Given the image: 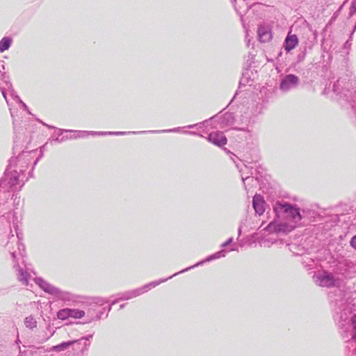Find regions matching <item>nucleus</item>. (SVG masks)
<instances>
[{"instance_id": "9d476101", "label": "nucleus", "mask_w": 356, "mask_h": 356, "mask_svg": "<svg viewBox=\"0 0 356 356\" xmlns=\"http://www.w3.org/2000/svg\"><path fill=\"white\" fill-rule=\"evenodd\" d=\"M222 111L223 110L214 115L218 116L215 119V124L218 126L215 128L216 129H225L232 125L235 122V116L233 113L226 112L222 113Z\"/></svg>"}, {"instance_id": "3c124183", "label": "nucleus", "mask_w": 356, "mask_h": 356, "mask_svg": "<svg viewBox=\"0 0 356 356\" xmlns=\"http://www.w3.org/2000/svg\"><path fill=\"white\" fill-rule=\"evenodd\" d=\"M11 95H12L13 99H15V101L17 102V99L16 98V95H17L16 93L13 92Z\"/></svg>"}, {"instance_id": "a211bd4d", "label": "nucleus", "mask_w": 356, "mask_h": 356, "mask_svg": "<svg viewBox=\"0 0 356 356\" xmlns=\"http://www.w3.org/2000/svg\"><path fill=\"white\" fill-rule=\"evenodd\" d=\"M13 268L17 271V280L24 285H28L30 274L19 266V261L13 264Z\"/></svg>"}, {"instance_id": "c85d7f7f", "label": "nucleus", "mask_w": 356, "mask_h": 356, "mask_svg": "<svg viewBox=\"0 0 356 356\" xmlns=\"http://www.w3.org/2000/svg\"><path fill=\"white\" fill-rule=\"evenodd\" d=\"M24 324L26 327L33 329L37 326V322L32 316H29L25 318Z\"/></svg>"}, {"instance_id": "f3484780", "label": "nucleus", "mask_w": 356, "mask_h": 356, "mask_svg": "<svg viewBox=\"0 0 356 356\" xmlns=\"http://www.w3.org/2000/svg\"><path fill=\"white\" fill-rule=\"evenodd\" d=\"M298 38L295 34H288L284 39L282 48L286 51L290 52L298 44Z\"/></svg>"}, {"instance_id": "f03ea898", "label": "nucleus", "mask_w": 356, "mask_h": 356, "mask_svg": "<svg viewBox=\"0 0 356 356\" xmlns=\"http://www.w3.org/2000/svg\"><path fill=\"white\" fill-rule=\"evenodd\" d=\"M14 146L13 148V154L15 155L18 154L17 156H13L8 161V164L5 170L6 176L8 175V170L12 168H15L19 172L23 174L33 159L32 154H34L35 151H22L19 152L20 148L17 145L16 140H14Z\"/></svg>"}, {"instance_id": "9b49d317", "label": "nucleus", "mask_w": 356, "mask_h": 356, "mask_svg": "<svg viewBox=\"0 0 356 356\" xmlns=\"http://www.w3.org/2000/svg\"><path fill=\"white\" fill-rule=\"evenodd\" d=\"M227 254V251L225 250H221L218 252H216L209 256H208L204 260H202V261H198L197 263H196L195 264L191 266H189L188 268H186L181 270H180L179 272H177L175 274H173L172 275H170V277H168V279H172L173 277L180 274V273H185L191 269H193L195 267H197L199 266H201L203 264H204L205 262H209V261H211L213 260H215V259H220L221 257H225V255Z\"/></svg>"}, {"instance_id": "bf43d9fd", "label": "nucleus", "mask_w": 356, "mask_h": 356, "mask_svg": "<svg viewBox=\"0 0 356 356\" xmlns=\"http://www.w3.org/2000/svg\"><path fill=\"white\" fill-rule=\"evenodd\" d=\"M210 126L211 127V122H206V125L204 127Z\"/></svg>"}, {"instance_id": "a19ab883", "label": "nucleus", "mask_w": 356, "mask_h": 356, "mask_svg": "<svg viewBox=\"0 0 356 356\" xmlns=\"http://www.w3.org/2000/svg\"><path fill=\"white\" fill-rule=\"evenodd\" d=\"M109 131H91V136H107Z\"/></svg>"}, {"instance_id": "864d4df0", "label": "nucleus", "mask_w": 356, "mask_h": 356, "mask_svg": "<svg viewBox=\"0 0 356 356\" xmlns=\"http://www.w3.org/2000/svg\"><path fill=\"white\" fill-rule=\"evenodd\" d=\"M43 125H44V126L47 127H48V128H49V129H56V127H53V126L48 125V124H45V123H43Z\"/></svg>"}, {"instance_id": "6e6d98bb", "label": "nucleus", "mask_w": 356, "mask_h": 356, "mask_svg": "<svg viewBox=\"0 0 356 356\" xmlns=\"http://www.w3.org/2000/svg\"><path fill=\"white\" fill-rule=\"evenodd\" d=\"M4 181H5V179H0V186H3V184H4Z\"/></svg>"}, {"instance_id": "bb28decb", "label": "nucleus", "mask_w": 356, "mask_h": 356, "mask_svg": "<svg viewBox=\"0 0 356 356\" xmlns=\"http://www.w3.org/2000/svg\"><path fill=\"white\" fill-rule=\"evenodd\" d=\"M232 130L241 132V136L240 137L241 140H243L244 139L246 140L251 136L250 132L247 127H243V128L234 127L232 129Z\"/></svg>"}, {"instance_id": "72a5a7b5", "label": "nucleus", "mask_w": 356, "mask_h": 356, "mask_svg": "<svg viewBox=\"0 0 356 356\" xmlns=\"http://www.w3.org/2000/svg\"><path fill=\"white\" fill-rule=\"evenodd\" d=\"M44 145L41 147V149H40V152H41L40 155L33 161L32 169H31V170L29 173L30 177H33V171L34 167L37 165V163L39 161V160L43 156L42 149L44 148Z\"/></svg>"}, {"instance_id": "412c9836", "label": "nucleus", "mask_w": 356, "mask_h": 356, "mask_svg": "<svg viewBox=\"0 0 356 356\" xmlns=\"http://www.w3.org/2000/svg\"><path fill=\"white\" fill-rule=\"evenodd\" d=\"M257 34L259 40L261 42H268L272 38L270 29L264 25L258 26Z\"/></svg>"}, {"instance_id": "a878e982", "label": "nucleus", "mask_w": 356, "mask_h": 356, "mask_svg": "<svg viewBox=\"0 0 356 356\" xmlns=\"http://www.w3.org/2000/svg\"><path fill=\"white\" fill-rule=\"evenodd\" d=\"M56 297L65 302H70L73 300V295L72 293L61 291L60 289H59V292L57 293Z\"/></svg>"}, {"instance_id": "dca6fc26", "label": "nucleus", "mask_w": 356, "mask_h": 356, "mask_svg": "<svg viewBox=\"0 0 356 356\" xmlns=\"http://www.w3.org/2000/svg\"><path fill=\"white\" fill-rule=\"evenodd\" d=\"M236 13L241 16V22H243V15L250 9L251 5L247 0H232Z\"/></svg>"}, {"instance_id": "393cba45", "label": "nucleus", "mask_w": 356, "mask_h": 356, "mask_svg": "<svg viewBox=\"0 0 356 356\" xmlns=\"http://www.w3.org/2000/svg\"><path fill=\"white\" fill-rule=\"evenodd\" d=\"M111 304L107 307H104L102 308L100 311L97 312V313L96 314V315L94 316V317H92L90 319H89L88 321H86V323H89V322H91L92 321H99L102 318V316L105 314H106V317L108 316V312L111 311Z\"/></svg>"}, {"instance_id": "2eb2a0df", "label": "nucleus", "mask_w": 356, "mask_h": 356, "mask_svg": "<svg viewBox=\"0 0 356 356\" xmlns=\"http://www.w3.org/2000/svg\"><path fill=\"white\" fill-rule=\"evenodd\" d=\"M181 127H177L170 129L163 130H152V131H109V136H124L127 134H143L146 133H170V132H179L181 130Z\"/></svg>"}, {"instance_id": "79ce46f5", "label": "nucleus", "mask_w": 356, "mask_h": 356, "mask_svg": "<svg viewBox=\"0 0 356 356\" xmlns=\"http://www.w3.org/2000/svg\"><path fill=\"white\" fill-rule=\"evenodd\" d=\"M184 133L186 134H189V135H193V136H200V137H202V138H204V136L202 134H201L200 133H198L197 131H184Z\"/></svg>"}, {"instance_id": "58836bf2", "label": "nucleus", "mask_w": 356, "mask_h": 356, "mask_svg": "<svg viewBox=\"0 0 356 356\" xmlns=\"http://www.w3.org/2000/svg\"><path fill=\"white\" fill-rule=\"evenodd\" d=\"M350 15L352 16L356 13V0H353L350 7Z\"/></svg>"}, {"instance_id": "4be33fe9", "label": "nucleus", "mask_w": 356, "mask_h": 356, "mask_svg": "<svg viewBox=\"0 0 356 356\" xmlns=\"http://www.w3.org/2000/svg\"><path fill=\"white\" fill-rule=\"evenodd\" d=\"M216 118H218V116H212L210 118H209L207 120H204L202 122H198V123H196V124H194L188 125V126L185 127V128H188V129H194V128L201 129V128L204 127L206 125V122H211V127L212 129H215V128H216L218 127L215 124V119Z\"/></svg>"}, {"instance_id": "f257e3e1", "label": "nucleus", "mask_w": 356, "mask_h": 356, "mask_svg": "<svg viewBox=\"0 0 356 356\" xmlns=\"http://www.w3.org/2000/svg\"><path fill=\"white\" fill-rule=\"evenodd\" d=\"M323 93L343 107L350 105L356 118L355 78L351 72L347 71L339 76L332 75Z\"/></svg>"}, {"instance_id": "49530a36", "label": "nucleus", "mask_w": 356, "mask_h": 356, "mask_svg": "<svg viewBox=\"0 0 356 356\" xmlns=\"http://www.w3.org/2000/svg\"><path fill=\"white\" fill-rule=\"evenodd\" d=\"M350 244L354 249L356 250V234L351 238Z\"/></svg>"}, {"instance_id": "0e129e2a", "label": "nucleus", "mask_w": 356, "mask_h": 356, "mask_svg": "<svg viewBox=\"0 0 356 356\" xmlns=\"http://www.w3.org/2000/svg\"><path fill=\"white\" fill-rule=\"evenodd\" d=\"M24 185V182L22 183V184L20 186V188Z\"/></svg>"}, {"instance_id": "473e14b6", "label": "nucleus", "mask_w": 356, "mask_h": 356, "mask_svg": "<svg viewBox=\"0 0 356 356\" xmlns=\"http://www.w3.org/2000/svg\"><path fill=\"white\" fill-rule=\"evenodd\" d=\"M35 282L44 291L46 290L47 286L49 284L42 277H36Z\"/></svg>"}, {"instance_id": "680f3d73", "label": "nucleus", "mask_w": 356, "mask_h": 356, "mask_svg": "<svg viewBox=\"0 0 356 356\" xmlns=\"http://www.w3.org/2000/svg\"><path fill=\"white\" fill-rule=\"evenodd\" d=\"M102 300H100V301H97V303H99V304L102 305Z\"/></svg>"}, {"instance_id": "de8ad7c7", "label": "nucleus", "mask_w": 356, "mask_h": 356, "mask_svg": "<svg viewBox=\"0 0 356 356\" xmlns=\"http://www.w3.org/2000/svg\"><path fill=\"white\" fill-rule=\"evenodd\" d=\"M253 62V60H251L250 58H248L247 60H246V63H245V65L247 67H250L251 65H252V63Z\"/></svg>"}, {"instance_id": "5fc2aeb1", "label": "nucleus", "mask_w": 356, "mask_h": 356, "mask_svg": "<svg viewBox=\"0 0 356 356\" xmlns=\"http://www.w3.org/2000/svg\"><path fill=\"white\" fill-rule=\"evenodd\" d=\"M241 232H242V229H241V226H240L238 229V236H240L241 234Z\"/></svg>"}, {"instance_id": "6ab92c4d", "label": "nucleus", "mask_w": 356, "mask_h": 356, "mask_svg": "<svg viewBox=\"0 0 356 356\" xmlns=\"http://www.w3.org/2000/svg\"><path fill=\"white\" fill-rule=\"evenodd\" d=\"M266 202L263 198V197L260 195L256 194L252 199V207L257 214L259 216L262 215L265 211V205Z\"/></svg>"}, {"instance_id": "c756f323", "label": "nucleus", "mask_w": 356, "mask_h": 356, "mask_svg": "<svg viewBox=\"0 0 356 356\" xmlns=\"http://www.w3.org/2000/svg\"><path fill=\"white\" fill-rule=\"evenodd\" d=\"M287 245H289V250L296 255H300L304 252V248L302 247L300 248L295 244H287Z\"/></svg>"}, {"instance_id": "0eeeda50", "label": "nucleus", "mask_w": 356, "mask_h": 356, "mask_svg": "<svg viewBox=\"0 0 356 356\" xmlns=\"http://www.w3.org/2000/svg\"><path fill=\"white\" fill-rule=\"evenodd\" d=\"M300 84V79L293 74H288L281 78L280 81V90L282 92H288L296 89Z\"/></svg>"}, {"instance_id": "ea45409f", "label": "nucleus", "mask_w": 356, "mask_h": 356, "mask_svg": "<svg viewBox=\"0 0 356 356\" xmlns=\"http://www.w3.org/2000/svg\"><path fill=\"white\" fill-rule=\"evenodd\" d=\"M353 331L352 334L353 339L356 342V315L353 319Z\"/></svg>"}, {"instance_id": "052dcab7", "label": "nucleus", "mask_w": 356, "mask_h": 356, "mask_svg": "<svg viewBox=\"0 0 356 356\" xmlns=\"http://www.w3.org/2000/svg\"><path fill=\"white\" fill-rule=\"evenodd\" d=\"M1 69H3V70H4V69H5V66H4V65H1Z\"/></svg>"}, {"instance_id": "4c0bfd02", "label": "nucleus", "mask_w": 356, "mask_h": 356, "mask_svg": "<svg viewBox=\"0 0 356 356\" xmlns=\"http://www.w3.org/2000/svg\"><path fill=\"white\" fill-rule=\"evenodd\" d=\"M302 264L307 270H312L314 268V264L312 259H310L308 262L302 261Z\"/></svg>"}, {"instance_id": "c03bdc74", "label": "nucleus", "mask_w": 356, "mask_h": 356, "mask_svg": "<svg viewBox=\"0 0 356 356\" xmlns=\"http://www.w3.org/2000/svg\"><path fill=\"white\" fill-rule=\"evenodd\" d=\"M16 98L17 99V102L22 105V107L24 110L28 111V106L26 104L22 101V99L19 98L18 95H16Z\"/></svg>"}, {"instance_id": "4468645a", "label": "nucleus", "mask_w": 356, "mask_h": 356, "mask_svg": "<svg viewBox=\"0 0 356 356\" xmlns=\"http://www.w3.org/2000/svg\"><path fill=\"white\" fill-rule=\"evenodd\" d=\"M206 139L213 145L222 147L227 143V137L220 131H212L206 137Z\"/></svg>"}, {"instance_id": "423d86ee", "label": "nucleus", "mask_w": 356, "mask_h": 356, "mask_svg": "<svg viewBox=\"0 0 356 356\" xmlns=\"http://www.w3.org/2000/svg\"><path fill=\"white\" fill-rule=\"evenodd\" d=\"M6 248L9 252L13 264L18 262L19 259L24 257L25 246L21 241L19 233L17 232V236L13 234L9 236Z\"/></svg>"}, {"instance_id": "20e7f679", "label": "nucleus", "mask_w": 356, "mask_h": 356, "mask_svg": "<svg viewBox=\"0 0 356 356\" xmlns=\"http://www.w3.org/2000/svg\"><path fill=\"white\" fill-rule=\"evenodd\" d=\"M330 295V305L334 312V318L335 321H345L347 319V305L346 300L341 291L338 294Z\"/></svg>"}, {"instance_id": "39448f33", "label": "nucleus", "mask_w": 356, "mask_h": 356, "mask_svg": "<svg viewBox=\"0 0 356 356\" xmlns=\"http://www.w3.org/2000/svg\"><path fill=\"white\" fill-rule=\"evenodd\" d=\"M169 279H168V278H165V279H161V280H159L156 281H153L148 284H145L144 286H143L140 288L120 293L118 295V298L112 301L111 305H113L120 301L128 300L131 298L138 297V296L143 294L144 293L148 291L151 289L156 287V286L159 285L160 284L166 282Z\"/></svg>"}, {"instance_id": "8fccbe9b", "label": "nucleus", "mask_w": 356, "mask_h": 356, "mask_svg": "<svg viewBox=\"0 0 356 356\" xmlns=\"http://www.w3.org/2000/svg\"><path fill=\"white\" fill-rule=\"evenodd\" d=\"M351 43L349 42V40L346 41L344 44L345 47H348L350 46Z\"/></svg>"}, {"instance_id": "b1692460", "label": "nucleus", "mask_w": 356, "mask_h": 356, "mask_svg": "<svg viewBox=\"0 0 356 356\" xmlns=\"http://www.w3.org/2000/svg\"><path fill=\"white\" fill-rule=\"evenodd\" d=\"M13 43V38L10 36H5L0 40V51L3 52L8 50Z\"/></svg>"}, {"instance_id": "1a4fd4ad", "label": "nucleus", "mask_w": 356, "mask_h": 356, "mask_svg": "<svg viewBox=\"0 0 356 356\" xmlns=\"http://www.w3.org/2000/svg\"><path fill=\"white\" fill-rule=\"evenodd\" d=\"M20 174L17 169L8 170V175L6 176L5 172L3 173V176L0 179H5L4 184L1 187L3 188H6V190L13 189L17 184H19V177Z\"/></svg>"}, {"instance_id": "7ed1b4c3", "label": "nucleus", "mask_w": 356, "mask_h": 356, "mask_svg": "<svg viewBox=\"0 0 356 356\" xmlns=\"http://www.w3.org/2000/svg\"><path fill=\"white\" fill-rule=\"evenodd\" d=\"M273 211L277 217H280V215L283 213L295 224L300 223L303 218V215L306 213L305 209L301 212L297 204L280 200L276 201L273 204Z\"/></svg>"}, {"instance_id": "6e6552de", "label": "nucleus", "mask_w": 356, "mask_h": 356, "mask_svg": "<svg viewBox=\"0 0 356 356\" xmlns=\"http://www.w3.org/2000/svg\"><path fill=\"white\" fill-rule=\"evenodd\" d=\"M316 282L323 287H334L339 283V280L336 278L332 273L323 270L316 277Z\"/></svg>"}, {"instance_id": "2f4dec72", "label": "nucleus", "mask_w": 356, "mask_h": 356, "mask_svg": "<svg viewBox=\"0 0 356 356\" xmlns=\"http://www.w3.org/2000/svg\"><path fill=\"white\" fill-rule=\"evenodd\" d=\"M44 292L52 296H56L57 293L59 292V289L53 286L51 284H49L48 286H47Z\"/></svg>"}, {"instance_id": "e433bc0d", "label": "nucleus", "mask_w": 356, "mask_h": 356, "mask_svg": "<svg viewBox=\"0 0 356 356\" xmlns=\"http://www.w3.org/2000/svg\"><path fill=\"white\" fill-rule=\"evenodd\" d=\"M65 132H68L66 129H58L57 132L54 133L52 135V137L55 138L56 137L62 138L63 136H65Z\"/></svg>"}, {"instance_id": "f8f14e48", "label": "nucleus", "mask_w": 356, "mask_h": 356, "mask_svg": "<svg viewBox=\"0 0 356 356\" xmlns=\"http://www.w3.org/2000/svg\"><path fill=\"white\" fill-rule=\"evenodd\" d=\"M85 316V312L79 309L64 308L57 312V317L60 320L69 318H81Z\"/></svg>"}, {"instance_id": "cd10ccee", "label": "nucleus", "mask_w": 356, "mask_h": 356, "mask_svg": "<svg viewBox=\"0 0 356 356\" xmlns=\"http://www.w3.org/2000/svg\"><path fill=\"white\" fill-rule=\"evenodd\" d=\"M72 345H74V341L73 340L63 341L62 343L54 346V348L56 350L61 351L68 348Z\"/></svg>"}, {"instance_id": "37998d69", "label": "nucleus", "mask_w": 356, "mask_h": 356, "mask_svg": "<svg viewBox=\"0 0 356 356\" xmlns=\"http://www.w3.org/2000/svg\"><path fill=\"white\" fill-rule=\"evenodd\" d=\"M305 55H306V49L305 48L304 51H302L301 53H300L298 54V62L302 61L305 58Z\"/></svg>"}, {"instance_id": "5701e85b", "label": "nucleus", "mask_w": 356, "mask_h": 356, "mask_svg": "<svg viewBox=\"0 0 356 356\" xmlns=\"http://www.w3.org/2000/svg\"><path fill=\"white\" fill-rule=\"evenodd\" d=\"M68 132H65V136H63L62 138L56 137L53 140L58 143H63L67 140L75 139L74 130L72 129H66Z\"/></svg>"}, {"instance_id": "7c9ffc66", "label": "nucleus", "mask_w": 356, "mask_h": 356, "mask_svg": "<svg viewBox=\"0 0 356 356\" xmlns=\"http://www.w3.org/2000/svg\"><path fill=\"white\" fill-rule=\"evenodd\" d=\"M75 139L83 138L91 136V131H76L74 130Z\"/></svg>"}, {"instance_id": "09e8293b", "label": "nucleus", "mask_w": 356, "mask_h": 356, "mask_svg": "<svg viewBox=\"0 0 356 356\" xmlns=\"http://www.w3.org/2000/svg\"><path fill=\"white\" fill-rule=\"evenodd\" d=\"M1 76V79L5 80L6 78H8V76L6 75V72H0Z\"/></svg>"}, {"instance_id": "e2e57ef3", "label": "nucleus", "mask_w": 356, "mask_h": 356, "mask_svg": "<svg viewBox=\"0 0 356 356\" xmlns=\"http://www.w3.org/2000/svg\"><path fill=\"white\" fill-rule=\"evenodd\" d=\"M234 98V97L232 98V99H231V102H229V104H230L233 102Z\"/></svg>"}, {"instance_id": "ddd939ff", "label": "nucleus", "mask_w": 356, "mask_h": 356, "mask_svg": "<svg viewBox=\"0 0 356 356\" xmlns=\"http://www.w3.org/2000/svg\"><path fill=\"white\" fill-rule=\"evenodd\" d=\"M295 225L286 222H277L275 220L270 222L266 227V229L270 232L288 233L294 229Z\"/></svg>"}, {"instance_id": "a18cd8bd", "label": "nucleus", "mask_w": 356, "mask_h": 356, "mask_svg": "<svg viewBox=\"0 0 356 356\" xmlns=\"http://www.w3.org/2000/svg\"><path fill=\"white\" fill-rule=\"evenodd\" d=\"M232 242H233V238L230 237L221 245V247L225 248V247L228 246L229 245H230Z\"/></svg>"}, {"instance_id": "13d9d810", "label": "nucleus", "mask_w": 356, "mask_h": 356, "mask_svg": "<svg viewBox=\"0 0 356 356\" xmlns=\"http://www.w3.org/2000/svg\"><path fill=\"white\" fill-rule=\"evenodd\" d=\"M124 306H125V305H124V304H122V305H120V309H124Z\"/></svg>"}, {"instance_id": "4d7b16f0", "label": "nucleus", "mask_w": 356, "mask_h": 356, "mask_svg": "<svg viewBox=\"0 0 356 356\" xmlns=\"http://www.w3.org/2000/svg\"><path fill=\"white\" fill-rule=\"evenodd\" d=\"M2 95H3V97L6 99V100H7L6 93L4 90H2Z\"/></svg>"}, {"instance_id": "f704fd0d", "label": "nucleus", "mask_w": 356, "mask_h": 356, "mask_svg": "<svg viewBox=\"0 0 356 356\" xmlns=\"http://www.w3.org/2000/svg\"><path fill=\"white\" fill-rule=\"evenodd\" d=\"M249 81H250V76L248 75V72H243V76L240 81V84L245 86L249 83Z\"/></svg>"}, {"instance_id": "c9c22d12", "label": "nucleus", "mask_w": 356, "mask_h": 356, "mask_svg": "<svg viewBox=\"0 0 356 356\" xmlns=\"http://www.w3.org/2000/svg\"><path fill=\"white\" fill-rule=\"evenodd\" d=\"M255 172H256V169L253 170V168H251L250 176H248L245 178L242 177V180L243 181L244 185L245 184V181H248L249 180L253 181V179H254L253 175L255 174Z\"/></svg>"}, {"instance_id": "603ef678", "label": "nucleus", "mask_w": 356, "mask_h": 356, "mask_svg": "<svg viewBox=\"0 0 356 356\" xmlns=\"http://www.w3.org/2000/svg\"><path fill=\"white\" fill-rule=\"evenodd\" d=\"M254 56L252 54H251V53H250V54H248V58H250V59H251V60H253V59H254Z\"/></svg>"}, {"instance_id": "aec40b11", "label": "nucleus", "mask_w": 356, "mask_h": 356, "mask_svg": "<svg viewBox=\"0 0 356 356\" xmlns=\"http://www.w3.org/2000/svg\"><path fill=\"white\" fill-rule=\"evenodd\" d=\"M93 334H89L83 337H81L79 339L73 340L74 341V345H76L77 349H79L80 351L83 353L86 350H88V348L90 345V339H92Z\"/></svg>"}]
</instances>
